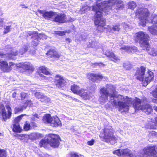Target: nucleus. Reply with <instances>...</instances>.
Masks as SVG:
<instances>
[{"label": "nucleus", "instance_id": "3", "mask_svg": "<svg viewBox=\"0 0 157 157\" xmlns=\"http://www.w3.org/2000/svg\"><path fill=\"white\" fill-rule=\"evenodd\" d=\"M46 140L42 139L39 142V145L40 147L47 148L48 145L54 148L58 147L60 145V142L61 138L58 135L54 133H49L46 135Z\"/></svg>", "mask_w": 157, "mask_h": 157}, {"label": "nucleus", "instance_id": "61", "mask_svg": "<svg viewBox=\"0 0 157 157\" xmlns=\"http://www.w3.org/2000/svg\"><path fill=\"white\" fill-rule=\"evenodd\" d=\"M17 95V93L16 92H13L12 94V97L13 98H15L16 97Z\"/></svg>", "mask_w": 157, "mask_h": 157}, {"label": "nucleus", "instance_id": "2", "mask_svg": "<svg viewBox=\"0 0 157 157\" xmlns=\"http://www.w3.org/2000/svg\"><path fill=\"white\" fill-rule=\"evenodd\" d=\"M114 130L112 127H104L100 132L99 137L102 141L114 145L118 140V137L114 135Z\"/></svg>", "mask_w": 157, "mask_h": 157}, {"label": "nucleus", "instance_id": "23", "mask_svg": "<svg viewBox=\"0 0 157 157\" xmlns=\"http://www.w3.org/2000/svg\"><path fill=\"white\" fill-rule=\"evenodd\" d=\"M122 157H135L132 151L128 148L121 150Z\"/></svg>", "mask_w": 157, "mask_h": 157}, {"label": "nucleus", "instance_id": "32", "mask_svg": "<svg viewBox=\"0 0 157 157\" xmlns=\"http://www.w3.org/2000/svg\"><path fill=\"white\" fill-rule=\"evenodd\" d=\"M23 127V131H27L30 130L31 128V125L29 122L28 121H26Z\"/></svg>", "mask_w": 157, "mask_h": 157}, {"label": "nucleus", "instance_id": "21", "mask_svg": "<svg viewBox=\"0 0 157 157\" xmlns=\"http://www.w3.org/2000/svg\"><path fill=\"white\" fill-rule=\"evenodd\" d=\"M21 67L25 71H28L32 72L34 71V68L33 65L29 62H25L21 65Z\"/></svg>", "mask_w": 157, "mask_h": 157}, {"label": "nucleus", "instance_id": "45", "mask_svg": "<svg viewBox=\"0 0 157 157\" xmlns=\"http://www.w3.org/2000/svg\"><path fill=\"white\" fill-rule=\"evenodd\" d=\"M39 40L36 38L33 40L32 42V45L33 46L36 47L39 44Z\"/></svg>", "mask_w": 157, "mask_h": 157}, {"label": "nucleus", "instance_id": "33", "mask_svg": "<svg viewBox=\"0 0 157 157\" xmlns=\"http://www.w3.org/2000/svg\"><path fill=\"white\" fill-rule=\"evenodd\" d=\"M40 101L42 102L47 103L50 101V98L44 94L40 99Z\"/></svg>", "mask_w": 157, "mask_h": 157}, {"label": "nucleus", "instance_id": "6", "mask_svg": "<svg viewBox=\"0 0 157 157\" xmlns=\"http://www.w3.org/2000/svg\"><path fill=\"white\" fill-rule=\"evenodd\" d=\"M150 15V11L145 8H138L136 11L135 16L138 18L143 27L146 26V21H148Z\"/></svg>", "mask_w": 157, "mask_h": 157}, {"label": "nucleus", "instance_id": "13", "mask_svg": "<svg viewBox=\"0 0 157 157\" xmlns=\"http://www.w3.org/2000/svg\"><path fill=\"white\" fill-rule=\"evenodd\" d=\"M55 13L54 15V18L53 19L52 21L56 22L59 23H63L65 21L66 15L63 13H57L56 12H55Z\"/></svg>", "mask_w": 157, "mask_h": 157}, {"label": "nucleus", "instance_id": "58", "mask_svg": "<svg viewBox=\"0 0 157 157\" xmlns=\"http://www.w3.org/2000/svg\"><path fill=\"white\" fill-rule=\"evenodd\" d=\"M28 49H29L28 47L27 46H26L24 48H23V50L24 52H26L28 51Z\"/></svg>", "mask_w": 157, "mask_h": 157}, {"label": "nucleus", "instance_id": "47", "mask_svg": "<svg viewBox=\"0 0 157 157\" xmlns=\"http://www.w3.org/2000/svg\"><path fill=\"white\" fill-rule=\"evenodd\" d=\"M151 23L154 25H157V16H155L153 17L151 20Z\"/></svg>", "mask_w": 157, "mask_h": 157}, {"label": "nucleus", "instance_id": "28", "mask_svg": "<svg viewBox=\"0 0 157 157\" xmlns=\"http://www.w3.org/2000/svg\"><path fill=\"white\" fill-rule=\"evenodd\" d=\"M98 8L102 10L105 7V3L104 1H102V0H97L96 2V5Z\"/></svg>", "mask_w": 157, "mask_h": 157}, {"label": "nucleus", "instance_id": "10", "mask_svg": "<svg viewBox=\"0 0 157 157\" xmlns=\"http://www.w3.org/2000/svg\"><path fill=\"white\" fill-rule=\"evenodd\" d=\"M97 19L94 21V23L97 26L96 30L100 32H102L106 28L105 27L106 25V20L103 18Z\"/></svg>", "mask_w": 157, "mask_h": 157}, {"label": "nucleus", "instance_id": "36", "mask_svg": "<svg viewBox=\"0 0 157 157\" xmlns=\"http://www.w3.org/2000/svg\"><path fill=\"white\" fill-rule=\"evenodd\" d=\"M123 66L126 70H130L132 67V64L128 62L124 63Z\"/></svg>", "mask_w": 157, "mask_h": 157}, {"label": "nucleus", "instance_id": "17", "mask_svg": "<svg viewBox=\"0 0 157 157\" xmlns=\"http://www.w3.org/2000/svg\"><path fill=\"white\" fill-rule=\"evenodd\" d=\"M105 55L107 57L109 58L111 60L115 63H117L120 60V59L118 56L115 54L113 52L110 51H106Z\"/></svg>", "mask_w": 157, "mask_h": 157}, {"label": "nucleus", "instance_id": "4", "mask_svg": "<svg viewBox=\"0 0 157 157\" xmlns=\"http://www.w3.org/2000/svg\"><path fill=\"white\" fill-rule=\"evenodd\" d=\"M101 96L99 97L100 100L102 102H106L110 98H117L116 94V88L113 85L107 84L105 88L103 87L100 89Z\"/></svg>", "mask_w": 157, "mask_h": 157}, {"label": "nucleus", "instance_id": "31", "mask_svg": "<svg viewBox=\"0 0 157 157\" xmlns=\"http://www.w3.org/2000/svg\"><path fill=\"white\" fill-rule=\"evenodd\" d=\"M55 12L52 11H46L44 13L43 15V17L45 19L48 20L50 19L51 18H52L53 17L54 15H55Z\"/></svg>", "mask_w": 157, "mask_h": 157}, {"label": "nucleus", "instance_id": "43", "mask_svg": "<svg viewBox=\"0 0 157 157\" xmlns=\"http://www.w3.org/2000/svg\"><path fill=\"white\" fill-rule=\"evenodd\" d=\"M30 138L32 140H34L38 138V136L36 133H32L30 135Z\"/></svg>", "mask_w": 157, "mask_h": 157}, {"label": "nucleus", "instance_id": "38", "mask_svg": "<svg viewBox=\"0 0 157 157\" xmlns=\"http://www.w3.org/2000/svg\"><path fill=\"white\" fill-rule=\"evenodd\" d=\"M7 156V151L4 149H0V157Z\"/></svg>", "mask_w": 157, "mask_h": 157}, {"label": "nucleus", "instance_id": "51", "mask_svg": "<svg viewBox=\"0 0 157 157\" xmlns=\"http://www.w3.org/2000/svg\"><path fill=\"white\" fill-rule=\"evenodd\" d=\"M43 74L41 73L40 71H38L36 73L35 76L38 78H42L43 77Z\"/></svg>", "mask_w": 157, "mask_h": 157}, {"label": "nucleus", "instance_id": "64", "mask_svg": "<svg viewBox=\"0 0 157 157\" xmlns=\"http://www.w3.org/2000/svg\"><path fill=\"white\" fill-rule=\"evenodd\" d=\"M21 6H22L23 7H22L23 8H28V6H25V5H21Z\"/></svg>", "mask_w": 157, "mask_h": 157}, {"label": "nucleus", "instance_id": "39", "mask_svg": "<svg viewBox=\"0 0 157 157\" xmlns=\"http://www.w3.org/2000/svg\"><path fill=\"white\" fill-rule=\"evenodd\" d=\"M23 116V115H21L18 116L16 117L14 120L13 124H19V122L21 119L22 117Z\"/></svg>", "mask_w": 157, "mask_h": 157}, {"label": "nucleus", "instance_id": "25", "mask_svg": "<svg viewBox=\"0 0 157 157\" xmlns=\"http://www.w3.org/2000/svg\"><path fill=\"white\" fill-rule=\"evenodd\" d=\"M11 127L13 131L15 132L21 133L23 131V129L21 127L20 124H13Z\"/></svg>", "mask_w": 157, "mask_h": 157}, {"label": "nucleus", "instance_id": "9", "mask_svg": "<svg viewBox=\"0 0 157 157\" xmlns=\"http://www.w3.org/2000/svg\"><path fill=\"white\" fill-rule=\"evenodd\" d=\"M1 106L2 108L1 113L2 120L5 121H6L7 120L10 119L11 117L12 114L11 108L9 105H6V106L7 110V113L4 105L2 104Z\"/></svg>", "mask_w": 157, "mask_h": 157}, {"label": "nucleus", "instance_id": "63", "mask_svg": "<svg viewBox=\"0 0 157 157\" xmlns=\"http://www.w3.org/2000/svg\"><path fill=\"white\" fill-rule=\"evenodd\" d=\"M120 96H121L120 98L121 100H124V97L121 95H120Z\"/></svg>", "mask_w": 157, "mask_h": 157}, {"label": "nucleus", "instance_id": "15", "mask_svg": "<svg viewBox=\"0 0 157 157\" xmlns=\"http://www.w3.org/2000/svg\"><path fill=\"white\" fill-rule=\"evenodd\" d=\"M154 77L153 73L150 70L148 69L144 78V85L147 86L148 83L153 80Z\"/></svg>", "mask_w": 157, "mask_h": 157}, {"label": "nucleus", "instance_id": "20", "mask_svg": "<svg viewBox=\"0 0 157 157\" xmlns=\"http://www.w3.org/2000/svg\"><path fill=\"white\" fill-rule=\"evenodd\" d=\"M92 10L95 12V17L96 19L101 18L102 17V10L98 9L95 6H93Z\"/></svg>", "mask_w": 157, "mask_h": 157}, {"label": "nucleus", "instance_id": "14", "mask_svg": "<svg viewBox=\"0 0 157 157\" xmlns=\"http://www.w3.org/2000/svg\"><path fill=\"white\" fill-rule=\"evenodd\" d=\"M86 76L90 80L94 82L98 80H101L103 78V76L102 75L92 73H87Z\"/></svg>", "mask_w": 157, "mask_h": 157}, {"label": "nucleus", "instance_id": "46", "mask_svg": "<svg viewBox=\"0 0 157 157\" xmlns=\"http://www.w3.org/2000/svg\"><path fill=\"white\" fill-rule=\"evenodd\" d=\"M149 54L153 56H156L157 55V50L153 48L150 52Z\"/></svg>", "mask_w": 157, "mask_h": 157}, {"label": "nucleus", "instance_id": "53", "mask_svg": "<svg viewBox=\"0 0 157 157\" xmlns=\"http://www.w3.org/2000/svg\"><path fill=\"white\" fill-rule=\"evenodd\" d=\"M152 95L155 98H157V87L156 90L153 91Z\"/></svg>", "mask_w": 157, "mask_h": 157}, {"label": "nucleus", "instance_id": "19", "mask_svg": "<svg viewBox=\"0 0 157 157\" xmlns=\"http://www.w3.org/2000/svg\"><path fill=\"white\" fill-rule=\"evenodd\" d=\"M48 58H59L60 55L57 51L54 49H50L46 53Z\"/></svg>", "mask_w": 157, "mask_h": 157}, {"label": "nucleus", "instance_id": "40", "mask_svg": "<svg viewBox=\"0 0 157 157\" xmlns=\"http://www.w3.org/2000/svg\"><path fill=\"white\" fill-rule=\"evenodd\" d=\"M91 66L94 67H96L97 66H99V67H100L101 66H104L105 64H103V63H102V62H100V63L95 62L94 63H91Z\"/></svg>", "mask_w": 157, "mask_h": 157}, {"label": "nucleus", "instance_id": "41", "mask_svg": "<svg viewBox=\"0 0 157 157\" xmlns=\"http://www.w3.org/2000/svg\"><path fill=\"white\" fill-rule=\"evenodd\" d=\"M44 94L40 92H36L35 93L34 95L36 98L40 100Z\"/></svg>", "mask_w": 157, "mask_h": 157}, {"label": "nucleus", "instance_id": "54", "mask_svg": "<svg viewBox=\"0 0 157 157\" xmlns=\"http://www.w3.org/2000/svg\"><path fill=\"white\" fill-rule=\"evenodd\" d=\"M94 140L92 139L90 141H89L87 142V144L90 146H92L94 144Z\"/></svg>", "mask_w": 157, "mask_h": 157}, {"label": "nucleus", "instance_id": "24", "mask_svg": "<svg viewBox=\"0 0 157 157\" xmlns=\"http://www.w3.org/2000/svg\"><path fill=\"white\" fill-rule=\"evenodd\" d=\"M50 124L52 126L57 127L61 126V124L59 118L55 117L52 118Z\"/></svg>", "mask_w": 157, "mask_h": 157}, {"label": "nucleus", "instance_id": "52", "mask_svg": "<svg viewBox=\"0 0 157 157\" xmlns=\"http://www.w3.org/2000/svg\"><path fill=\"white\" fill-rule=\"evenodd\" d=\"M28 96V94L27 93H22L21 94V96L22 100L26 98Z\"/></svg>", "mask_w": 157, "mask_h": 157}, {"label": "nucleus", "instance_id": "37", "mask_svg": "<svg viewBox=\"0 0 157 157\" xmlns=\"http://www.w3.org/2000/svg\"><path fill=\"white\" fill-rule=\"evenodd\" d=\"M33 103L32 101L31 100H26L25 102L24 103L23 106L25 107V109L27 108L28 106L31 107L32 106Z\"/></svg>", "mask_w": 157, "mask_h": 157}, {"label": "nucleus", "instance_id": "18", "mask_svg": "<svg viewBox=\"0 0 157 157\" xmlns=\"http://www.w3.org/2000/svg\"><path fill=\"white\" fill-rule=\"evenodd\" d=\"M0 68L4 72H8L11 70V67L9 66L7 63L5 61L0 62Z\"/></svg>", "mask_w": 157, "mask_h": 157}, {"label": "nucleus", "instance_id": "60", "mask_svg": "<svg viewBox=\"0 0 157 157\" xmlns=\"http://www.w3.org/2000/svg\"><path fill=\"white\" fill-rule=\"evenodd\" d=\"M43 77H42L41 79V80H47L48 79V77L44 75H43L42 76Z\"/></svg>", "mask_w": 157, "mask_h": 157}, {"label": "nucleus", "instance_id": "22", "mask_svg": "<svg viewBox=\"0 0 157 157\" xmlns=\"http://www.w3.org/2000/svg\"><path fill=\"white\" fill-rule=\"evenodd\" d=\"M44 35L39 34L36 31H29L27 33L28 36H31L32 38H35L38 40H40Z\"/></svg>", "mask_w": 157, "mask_h": 157}, {"label": "nucleus", "instance_id": "7", "mask_svg": "<svg viewBox=\"0 0 157 157\" xmlns=\"http://www.w3.org/2000/svg\"><path fill=\"white\" fill-rule=\"evenodd\" d=\"M105 3V7L102 9L103 12L106 14H108V12L112 9V7L116 5L117 9H119L124 7L123 5H121L122 2L118 0H107L104 1Z\"/></svg>", "mask_w": 157, "mask_h": 157}, {"label": "nucleus", "instance_id": "1", "mask_svg": "<svg viewBox=\"0 0 157 157\" xmlns=\"http://www.w3.org/2000/svg\"><path fill=\"white\" fill-rule=\"evenodd\" d=\"M126 101L125 102L119 101L118 102L119 106V111L121 113L128 111L129 107V104H132L135 109L141 110L147 114L150 113L152 111L151 106L149 104H144L141 105V101L139 98L135 97V99L126 96Z\"/></svg>", "mask_w": 157, "mask_h": 157}, {"label": "nucleus", "instance_id": "27", "mask_svg": "<svg viewBox=\"0 0 157 157\" xmlns=\"http://www.w3.org/2000/svg\"><path fill=\"white\" fill-rule=\"evenodd\" d=\"M52 118V117H51L50 114H46L44 116L42 121L44 123L50 124Z\"/></svg>", "mask_w": 157, "mask_h": 157}, {"label": "nucleus", "instance_id": "12", "mask_svg": "<svg viewBox=\"0 0 157 157\" xmlns=\"http://www.w3.org/2000/svg\"><path fill=\"white\" fill-rule=\"evenodd\" d=\"M146 70V67L143 66H140L139 68H137L136 71L134 75L136 77V78L140 81H143Z\"/></svg>", "mask_w": 157, "mask_h": 157}, {"label": "nucleus", "instance_id": "59", "mask_svg": "<svg viewBox=\"0 0 157 157\" xmlns=\"http://www.w3.org/2000/svg\"><path fill=\"white\" fill-rule=\"evenodd\" d=\"M46 11L43 10H39V12L40 13L42 14V16L43 17V15H44V13Z\"/></svg>", "mask_w": 157, "mask_h": 157}, {"label": "nucleus", "instance_id": "26", "mask_svg": "<svg viewBox=\"0 0 157 157\" xmlns=\"http://www.w3.org/2000/svg\"><path fill=\"white\" fill-rule=\"evenodd\" d=\"M80 87L76 84H74L71 86L70 90L73 93L78 95L81 90Z\"/></svg>", "mask_w": 157, "mask_h": 157}, {"label": "nucleus", "instance_id": "5", "mask_svg": "<svg viewBox=\"0 0 157 157\" xmlns=\"http://www.w3.org/2000/svg\"><path fill=\"white\" fill-rule=\"evenodd\" d=\"M134 40L136 43H139L141 47L149 51L150 45L149 41L150 37L149 35L143 31H139L136 33L133 36Z\"/></svg>", "mask_w": 157, "mask_h": 157}, {"label": "nucleus", "instance_id": "57", "mask_svg": "<svg viewBox=\"0 0 157 157\" xmlns=\"http://www.w3.org/2000/svg\"><path fill=\"white\" fill-rule=\"evenodd\" d=\"M33 116L34 117L32 118V120L34 121L35 119V117L36 118H39V117H38V114L36 113L34 115H33Z\"/></svg>", "mask_w": 157, "mask_h": 157}, {"label": "nucleus", "instance_id": "56", "mask_svg": "<svg viewBox=\"0 0 157 157\" xmlns=\"http://www.w3.org/2000/svg\"><path fill=\"white\" fill-rule=\"evenodd\" d=\"M4 19L0 17V29L2 27L3 25Z\"/></svg>", "mask_w": 157, "mask_h": 157}, {"label": "nucleus", "instance_id": "48", "mask_svg": "<svg viewBox=\"0 0 157 157\" xmlns=\"http://www.w3.org/2000/svg\"><path fill=\"white\" fill-rule=\"evenodd\" d=\"M11 27V26L10 25L6 26L5 29V30L3 32V34H6L9 32L10 31Z\"/></svg>", "mask_w": 157, "mask_h": 157}, {"label": "nucleus", "instance_id": "35", "mask_svg": "<svg viewBox=\"0 0 157 157\" xmlns=\"http://www.w3.org/2000/svg\"><path fill=\"white\" fill-rule=\"evenodd\" d=\"M128 8L133 10L136 7V5L134 1L129 2L128 3Z\"/></svg>", "mask_w": 157, "mask_h": 157}, {"label": "nucleus", "instance_id": "8", "mask_svg": "<svg viewBox=\"0 0 157 157\" xmlns=\"http://www.w3.org/2000/svg\"><path fill=\"white\" fill-rule=\"evenodd\" d=\"M54 83L56 87L60 89H63L67 84L66 79L63 76L59 74L55 76Z\"/></svg>", "mask_w": 157, "mask_h": 157}, {"label": "nucleus", "instance_id": "11", "mask_svg": "<svg viewBox=\"0 0 157 157\" xmlns=\"http://www.w3.org/2000/svg\"><path fill=\"white\" fill-rule=\"evenodd\" d=\"M145 154L149 156L157 157V151L155 149V146H148L143 150Z\"/></svg>", "mask_w": 157, "mask_h": 157}, {"label": "nucleus", "instance_id": "34", "mask_svg": "<svg viewBox=\"0 0 157 157\" xmlns=\"http://www.w3.org/2000/svg\"><path fill=\"white\" fill-rule=\"evenodd\" d=\"M25 107L22 105L20 107H16L14 109V112L15 114H17L19 113L22 112L25 109Z\"/></svg>", "mask_w": 157, "mask_h": 157}, {"label": "nucleus", "instance_id": "30", "mask_svg": "<svg viewBox=\"0 0 157 157\" xmlns=\"http://www.w3.org/2000/svg\"><path fill=\"white\" fill-rule=\"evenodd\" d=\"M38 70L46 75H51L50 72L48 70V68L44 66H40L38 68Z\"/></svg>", "mask_w": 157, "mask_h": 157}, {"label": "nucleus", "instance_id": "42", "mask_svg": "<svg viewBox=\"0 0 157 157\" xmlns=\"http://www.w3.org/2000/svg\"><path fill=\"white\" fill-rule=\"evenodd\" d=\"M113 154L117 155L119 156L122 157L121 150L120 149H118L113 151Z\"/></svg>", "mask_w": 157, "mask_h": 157}, {"label": "nucleus", "instance_id": "62", "mask_svg": "<svg viewBox=\"0 0 157 157\" xmlns=\"http://www.w3.org/2000/svg\"><path fill=\"white\" fill-rule=\"evenodd\" d=\"M65 40L67 41L68 43H70L71 42V40L69 38H67L65 39Z\"/></svg>", "mask_w": 157, "mask_h": 157}, {"label": "nucleus", "instance_id": "44", "mask_svg": "<svg viewBox=\"0 0 157 157\" xmlns=\"http://www.w3.org/2000/svg\"><path fill=\"white\" fill-rule=\"evenodd\" d=\"M66 33L67 32L66 31H55V33L58 36H63L65 35Z\"/></svg>", "mask_w": 157, "mask_h": 157}, {"label": "nucleus", "instance_id": "16", "mask_svg": "<svg viewBox=\"0 0 157 157\" xmlns=\"http://www.w3.org/2000/svg\"><path fill=\"white\" fill-rule=\"evenodd\" d=\"M91 93L87 89L84 88H81L79 93V95L85 100L89 99L91 96Z\"/></svg>", "mask_w": 157, "mask_h": 157}, {"label": "nucleus", "instance_id": "49", "mask_svg": "<svg viewBox=\"0 0 157 157\" xmlns=\"http://www.w3.org/2000/svg\"><path fill=\"white\" fill-rule=\"evenodd\" d=\"M120 25H115L113 27V29L114 31H119L120 30Z\"/></svg>", "mask_w": 157, "mask_h": 157}, {"label": "nucleus", "instance_id": "29", "mask_svg": "<svg viewBox=\"0 0 157 157\" xmlns=\"http://www.w3.org/2000/svg\"><path fill=\"white\" fill-rule=\"evenodd\" d=\"M148 29L149 32L153 35H157V25H154L151 26H149Z\"/></svg>", "mask_w": 157, "mask_h": 157}, {"label": "nucleus", "instance_id": "55", "mask_svg": "<svg viewBox=\"0 0 157 157\" xmlns=\"http://www.w3.org/2000/svg\"><path fill=\"white\" fill-rule=\"evenodd\" d=\"M30 124L31 125V126H32V127L33 128H36L37 127V124H36L34 122L31 121Z\"/></svg>", "mask_w": 157, "mask_h": 157}, {"label": "nucleus", "instance_id": "50", "mask_svg": "<svg viewBox=\"0 0 157 157\" xmlns=\"http://www.w3.org/2000/svg\"><path fill=\"white\" fill-rule=\"evenodd\" d=\"M119 101L117 102V100H114L112 102V104L113 106L115 107H117L118 106L119 110V106L118 105V102Z\"/></svg>", "mask_w": 157, "mask_h": 157}]
</instances>
